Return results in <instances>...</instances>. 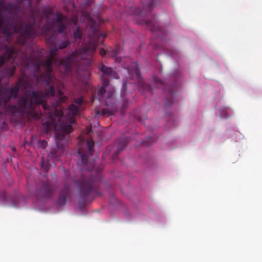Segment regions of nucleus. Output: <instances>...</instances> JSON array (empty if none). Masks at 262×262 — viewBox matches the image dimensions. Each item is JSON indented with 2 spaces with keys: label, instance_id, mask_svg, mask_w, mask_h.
<instances>
[{
  "label": "nucleus",
  "instance_id": "obj_1",
  "mask_svg": "<svg viewBox=\"0 0 262 262\" xmlns=\"http://www.w3.org/2000/svg\"><path fill=\"white\" fill-rule=\"evenodd\" d=\"M90 37L91 41L90 45H86L81 49H77L66 58L59 59L56 58L58 49L55 46H50L49 50L50 57L45 61L42 59V55L36 57L34 54L29 56L26 53L22 52L20 64L24 68L32 69L34 72H39L42 68L46 72L49 80L55 79L52 75L53 62L56 63L62 73L69 75L72 71H75L78 74L81 71H85L92 63V56L95 53L98 45L102 43L105 35L101 33L97 26L90 27Z\"/></svg>",
  "mask_w": 262,
  "mask_h": 262
},
{
  "label": "nucleus",
  "instance_id": "obj_2",
  "mask_svg": "<svg viewBox=\"0 0 262 262\" xmlns=\"http://www.w3.org/2000/svg\"><path fill=\"white\" fill-rule=\"evenodd\" d=\"M20 58L21 56L19 57L18 60L15 62V64L20 66L21 68L23 76L19 77L18 79L21 80V89L26 90V91L24 95L20 97H24L27 92L33 91L28 90L32 87V85L30 81L25 77V70L26 69H29L33 72L34 73H36L32 69L23 67L20 64ZM46 75L45 73L42 74V77L45 78V81L47 83L44 92L34 91L39 93L41 95L42 97L41 99L42 102L39 104L33 105L31 108L26 113L34 111L36 106L41 105L42 108L46 112L48 117L52 119L53 116L59 117L58 123H55L53 121L51 124L54 126L56 138L58 141L57 143V147L59 151L63 152L64 149L63 145L60 142L64 140L67 135L73 131L72 125L75 123V117L78 114L79 108L75 105L71 104L64 111L60 110L58 111L57 107H59L62 102L66 101L68 98L66 96H63L62 91L59 90V89H58L56 94L55 86L57 85L56 82L53 80H49L48 77L46 76Z\"/></svg>",
  "mask_w": 262,
  "mask_h": 262
},
{
  "label": "nucleus",
  "instance_id": "obj_3",
  "mask_svg": "<svg viewBox=\"0 0 262 262\" xmlns=\"http://www.w3.org/2000/svg\"><path fill=\"white\" fill-rule=\"evenodd\" d=\"M78 155L80 158L78 164L83 165L86 170L95 174V176H83L80 179L74 181V187L78 189L80 196L79 203L84 204L89 197L101 195L99 187L102 173L100 170L95 167L94 162L89 161L88 156L81 148L78 149Z\"/></svg>",
  "mask_w": 262,
  "mask_h": 262
},
{
  "label": "nucleus",
  "instance_id": "obj_4",
  "mask_svg": "<svg viewBox=\"0 0 262 262\" xmlns=\"http://www.w3.org/2000/svg\"><path fill=\"white\" fill-rule=\"evenodd\" d=\"M42 96L39 93L35 91H28L24 97H19L16 105L2 104L0 106V115H15L18 113L21 115L28 112L33 105L39 104L42 102Z\"/></svg>",
  "mask_w": 262,
  "mask_h": 262
},
{
  "label": "nucleus",
  "instance_id": "obj_5",
  "mask_svg": "<svg viewBox=\"0 0 262 262\" xmlns=\"http://www.w3.org/2000/svg\"><path fill=\"white\" fill-rule=\"evenodd\" d=\"M102 85L98 88L97 96L96 94L92 95L91 101L93 102L95 99H98L100 103L105 106L100 112L97 111V115H101L102 116L113 115L117 111L119 104L115 103L113 90L106 93L105 88L109 84V80L102 78Z\"/></svg>",
  "mask_w": 262,
  "mask_h": 262
},
{
  "label": "nucleus",
  "instance_id": "obj_6",
  "mask_svg": "<svg viewBox=\"0 0 262 262\" xmlns=\"http://www.w3.org/2000/svg\"><path fill=\"white\" fill-rule=\"evenodd\" d=\"M54 15L53 8H49L44 11V16L46 18L47 24L43 27L45 33L47 35L54 27L57 28L58 33L63 32L66 29V26L70 23L69 19L60 12H57L56 17L51 18Z\"/></svg>",
  "mask_w": 262,
  "mask_h": 262
},
{
  "label": "nucleus",
  "instance_id": "obj_7",
  "mask_svg": "<svg viewBox=\"0 0 262 262\" xmlns=\"http://www.w3.org/2000/svg\"><path fill=\"white\" fill-rule=\"evenodd\" d=\"M32 18L33 19V24H32L25 23L20 25H15L13 27V32L20 34L18 38V41L22 45L25 44L27 39L34 37L36 35L35 31L34 28L35 23L34 10V14H32Z\"/></svg>",
  "mask_w": 262,
  "mask_h": 262
},
{
  "label": "nucleus",
  "instance_id": "obj_8",
  "mask_svg": "<svg viewBox=\"0 0 262 262\" xmlns=\"http://www.w3.org/2000/svg\"><path fill=\"white\" fill-rule=\"evenodd\" d=\"M56 190V187L50 181L41 182L37 189L38 196L43 199H51Z\"/></svg>",
  "mask_w": 262,
  "mask_h": 262
},
{
  "label": "nucleus",
  "instance_id": "obj_9",
  "mask_svg": "<svg viewBox=\"0 0 262 262\" xmlns=\"http://www.w3.org/2000/svg\"><path fill=\"white\" fill-rule=\"evenodd\" d=\"M72 178L69 175L63 182V187L61 189L58 199L56 201V204L59 206H64L67 200L71 198V191L70 184Z\"/></svg>",
  "mask_w": 262,
  "mask_h": 262
},
{
  "label": "nucleus",
  "instance_id": "obj_10",
  "mask_svg": "<svg viewBox=\"0 0 262 262\" xmlns=\"http://www.w3.org/2000/svg\"><path fill=\"white\" fill-rule=\"evenodd\" d=\"M22 53L18 52L14 47L7 48L3 55H0V69L6 61H10L13 63L17 56ZM21 55H20V57Z\"/></svg>",
  "mask_w": 262,
  "mask_h": 262
},
{
  "label": "nucleus",
  "instance_id": "obj_11",
  "mask_svg": "<svg viewBox=\"0 0 262 262\" xmlns=\"http://www.w3.org/2000/svg\"><path fill=\"white\" fill-rule=\"evenodd\" d=\"M153 82L156 87L162 89L165 94H168L170 100L167 98L165 104L166 106H169L172 102V99L173 98L174 96V93L172 88H166L164 82L156 76L153 77Z\"/></svg>",
  "mask_w": 262,
  "mask_h": 262
},
{
  "label": "nucleus",
  "instance_id": "obj_12",
  "mask_svg": "<svg viewBox=\"0 0 262 262\" xmlns=\"http://www.w3.org/2000/svg\"><path fill=\"white\" fill-rule=\"evenodd\" d=\"M155 1H144L143 3V8L141 10L140 8L132 7L130 9V11L132 14L136 15H141L144 16L146 13H150L154 7Z\"/></svg>",
  "mask_w": 262,
  "mask_h": 262
},
{
  "label": "nucleus",
  "instance_id": "obj_13",
  "mask_svg": "<svg viewBox=\"0 0 262 262\" xmlns=\"http://www.w3.org/2000/svg\"><path fill=\"white\" fill-rule=\"evenodd\" d=\"M47 43L50 46H55L58 50H62L66 48L70 45V42L68 40H62L61 41H57L55 35H51L47 39Z\"/></svg>",
  "mask_w": 262,
  "mask_h": 262
},
{
  "label": "nucleus",
  "instance_id": "obj_14",
  "mask_svg": "<svg viewBox=\"0 0 262 262\" xmlns=\"http://www.w3.org/2000/svg\"><path fill=\"white\" fill-rule=\"evenodd\" d=\"M98 69L101 72L102 75L104 76H108L113 78H118L117 73L114 71L111 68L108 67L102 63H100L98 66Z\"/></svg>",
  "mask_w": 262,
  "mask_h": 262
},
{
  "label": "nucleus",
  "instance_id": "obj_15",
  "mask_svg": "<svg viewBox=\"0 0 262 262\" xmlns=\"http://www.w3.org/2000/svg\"><path fill=\"white\" fill-rule=\"evenodd\" d=\"M118 146L116 150L114 153L113 158L115 159L117 158L119 153L123 150L125 147L127 146L128 144V140L126 137L123 136L121 137L118 141Z\"/></svg>",
  "mask_w": 262,
  "mask_h": 262
},
{
  "label": "nucleus",
  "instance_id": "obj_16",
  "mask_svg": "<svg viewBox=\"0 0 262 262\" xmlns=\"http://www.w3.org/2000/svg\"><path fill=\"white\" fill-rule=\"evenodd\" d=\"M133 72L143 90L144 91L150 92L152 90L151 86L149 84L144 82L141 79L140 74L139 73L138 68H135L133 70Z\"/></svg>",
  "mask_w": 262,
  "mask_h": 262
},
{
  "label": "nucleus",
  "instance_id": "obj_17",
  "mask_svg": "<svg viewBox=\"0 0 262 262\" xmlns=\"http://www.w3.org/2000/svg\"><path fill=\"white\" fill-rule=\"evenodd\" d=\"M144 22L149 28L151 31L153 32L162 31L161 27L158 26L155 17L152 16L151 20H144Z\"/></svg>",
  "mask_w": 262,
  "mask_h": 262
},
{
  "label": "nucleus",
  "instance_id": "obj_18",
  "mask_svg": "<svg viewBox=\"0 0 262 262\" xmlns=\"http://www.w3.org/2000/svg\"><path fill=\"white\" fill-rule=\"evenodd\" d=\"M14 62L13 63V66L12 67H8L2 70L1 74L2 77L11 78L14 75L15 66H14Z\"/></svg>",
  "mask_w": 262,
  "mask_h": 262
},
{
  "label": "nucleus",
  "instance_id": "obj_19",
  "mask_svg": "<svg viewBox=\"0 0 262 262\" xmlns=\"http://www.w3.org/2000/svg\"><path fill=\"white\" fill-rule=\"evenodd\" d=\"M12 26H6L4 27V21L0 17V29L3 28V33L7 37L10 38L12 35Z\"/></svg>",
  "mask_w": 262,
  "mask_h": 262
},
{
  "label": "nucleus",
  "instance_id": "obj_20",
  "mask_svg": "<svg viewBox=\"0 0 262 262\" xmlns=\"http://www.w3.org/2000/svg\"><path fill=\"white\" fill-rule=\"evenodd\" d=\"M122 102L121 105V107L122 109H124L126 107H128L130 104V101L128 100V98L122 94Z\"/></svg>",
  "mask_w": 262,
  "mask_h": 262
},
{
  "label": "nucleus",
  "instance_id": "obj_21",
  "mask_svg": "<svg viewBox=\"0 0 262 262\" xmlns=\"http://www.w3.org/2000/svg\"><path fill=\"white\" fill-rule=\"evenodd\" d=\"M86 145L90 155H92L94 151V143L92 139L89 140L86 142Z\"/></svg>",
  "mask_w": 262,
  "mask_h": 262
},
{
  "label": "nucleus",
  "instance_id": "obj_22",
  "mask_svg": "<svg viewBox=\"0 0 262 262\" xmlns=\"http://www.w3.org/2000/svg\"><path fill=\"white\" fill-rule=\"evenodd\" d=\"M155 140L151 137H147L143 141V144L144 146H148L154 143Z\"/></svg>",
  "mask_w": 262,
  "mask_h": 262
},
{
  "label": "nucleus",
  "instance_id": "obj_23",
  "mask_svg": "<svg viewBox=\"0 0 262 262\" xmlns=\"http://www.w3.org/2000/svg\"><path fill=\"white\" fill-rule=\"evenodd\" d=\"M75 38L80 39L82 37V33L79 28H77L74 32Z\"/></svg>",
  "mask_w": 262,
  "mask_h": 262
},
{
  "label": "nucleus",
  "instance_id": "obj_24",
  "mask_svg": "<svg viewBox=\"0 0 262 262\" xmlns=\"http://www.w3.org/2000/svg\"><path fill=\"white\" fill-rule=\"evenodd\" d=\"M227 111V107H223L222 108H221L220 110L221 117L227 118L228 117L227 113H226Z\"/></svg>",
  "mask_w": 262,
  "mask_h": 262
},
{
  "label": "nucleus",
  "instance_id": "obj_25",
  "mask_svg": "<svg viewBox=\"0 0 262 262\" xmlns=\"http://www.w3.org/2000/svg\"><path fill=\"white\" fill-rule=\"evenodd\" d=\"M74 102L78 105H80L83 102L82 97L76 98L74 100Z\"/></svg>",
  "mask_w": 262,
  "mask_h": 262
},
{
  "label": "nucleus",
  "instance_id": "obj_26",
  "mask_svg": "<svg viewBox=\"0 0 262 262\" xmlns=\"http://www.w3.org/2000/svg\"><path fill=\"white\" fill-rule=\"evenodd\" d=\"M47 146V142L45 140H42L41 142V147L42 148H45Z\"/></svg>",
  "mask_w": 262,
  "mask_h": 262
},
{
  "label": "nucleus",
  "instance_id": "obj_27",
  "mask_svg": "<svg viewBox=\"0 0 262 262\" xmlns=\"http://www.w3.org/2000/svg\"><path fill=\"white\" fill-rule=\"evenodd\" d=\"M2 196L4 201H6L7 196V193L6 192H5V191L3 192V193L2 194Z\"/></svg>",
  "mask_w": 262,
  "mask_h": 262
},
{
  "label": "nucleus",
  "instance_id": "obj_28",
  "mask_svg": "<svg viewBox=\"0 0 262 262\" xmlns=\"http://www.w3.org/2000/svg\"><path fill=\"white\" fill-rule=\"evenodd\" d=\"M99 53L101 55H105L106 54V51L103 49H100L99 51Z\"/></svg>",
  "mask_w": 262,
  "mask_h": 262
},
{
  "label": "nucleus",
  "instance_id": "obj_29",
  "mask_svg": "<svg viewBox=\"0 0 262 262\" xmlns=\"http://www.w3.org/2000/svg\"><path fill=\"white\" fill-rule=\"evenodd\" d=\"M50 155H51V157H55V158L56 159H57L58 157H57V156L56 155V152H54V151H52L51 152H50Z\"/></svg>",
  "mask_w": 262,
  "mask_h": 262
},
{
  "label": "nucleus",
  "instance_id": "obj_30",
  "mask_svg": "<svg viewBox=\"0 0 262 262\" xmlns=\"http://www.w3.org/2000/svg\"><path fill=\"white\" fill-rule=\"evenodd\" d=\"M72 23L74 25H77V19L76 18H74V19H73V20H72Z\"/></svg>",
  "mask_w": 262,
  "mask_h": 262
},
{
  "label": "nucleus",
  "instance_id": "obj_31",
  "mask_svg": "<svg viewBox=\"0 0 262 262\" xmlns=\"http://www.w3.org/2000/svg\"><path fill=\"white\" fill-rule=\"evenodd\" d=\"M118 49L115 50L114 51L113 55H114V56H117V54H118Z\"/></svg>",
  "mask_w": 262,
  "mask_h": 262
},
{
  "label": "nucleus",
  "instance_id": "obj_32",
  "mask_svg": "<svg viewBox=\"0 0 262 262\" xmlns=\"http://www.w3.org/2000/svg\"><path fill=\"white\" fill-rule=\"evenodd\" d=\"M50 124H49H49H48V125H47V128H48V130H49V128H50Z\"/></svg>",
  "mask_w": 262,
  "mask_h": 262
},
{
  "label": "nucleus",
  "instance_id": "obj_33",
  "mask_svg": "<svg viewBox=\"0 0 262 262\" xmlns=\"http://www.w3.org/2000/svg\"><path fill=\"white\" fill-rule=\"evenodd\" d=\"M3 47H4V48H6L7 47L6 45H5V44L3 45Z\"/></svg>",
  "mask_w": 262,
  "mask_h": 262
},
{
  "label": "nucleus",
  "instance_id": "obj_34",
  "mask_svg": "<svg viewBox=\"0 0 262 262\" xmlns=\"http://www.w3.org/2000/svg\"><path fill=\"white\" fill-rule=\"evenodd\" d=\"M29 5H31V1H29Z\"/></svg>",
  "mask_w": 262,
  "mask_h": 262
},
{
  "label": "nucleus",
  "instance_id": "obj_35",
  "mask_svg": "<svg viewBox=\"0 0 262 262\" xmlns=\"http://www.w3.org/2000/svg\"><path fill=\"white\" fill-rule=\"evenodd\" d=\"M3 1H0V2H3Z\"/></svg>",
  "mask_w": 262,
  "mask_h": 262
}]
</instances>
